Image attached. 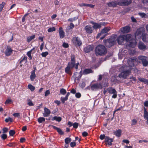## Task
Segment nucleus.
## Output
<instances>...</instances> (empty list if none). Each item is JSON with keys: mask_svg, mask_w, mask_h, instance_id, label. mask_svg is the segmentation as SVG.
Masks as SVG:
<instances>
[{"mask_svg": "<svg viewBox=\"0 0 148 148\" xmlns=\"http://www.w3.org/2000/svg\"><path fill=\"white\" fill-rule=\"evenodd\" d=\"M131 125L133 126L136 124L137 121L136 119H133L132 120Z\"/></svg>", "mask_w": 148, "mask_h": 148, "instance_id": "c03bdc74", "label": "nucleus"}, {"mask_svg": "<svg viewBox=\"0 0 148 148\" xmlns=\"http://www.w3.org/2000/svg\"><path fill=\"white\" fill-rule=\"evenodd\" d=\"M111 80L114 84H116V83H118L119 82V81L116 78L114 77L112 78Z\"/></svg>", "mask_w": 148, "mask_h": 148, "instance_id": "a19ab883", "label": "nucleus"}, {"mask_svg": "<svg viewBox=\"0 0 148 148\" xmlns=\"http://www.w3.org/2000/svg\"><path fill=\"white\" fill-rule=\"evenodd\" d=\"M136 42L135 40L134 39H131L130 41L128 42L126 45V47L127 48H128V47L134 48L136 46Z\"/></svg>", "mask_w": 148, "mask_h": 148, "instance_id": "6e6552de", "label": "nucleus"}, {"mask_svg": "<svg viewBox=\"0 0 148 148\" xmlns=\"http://www.w3.org/2000/svg\"><path fill=\"white\" fill-rule=\"evenodd\" d=\"M52 126L54 129L56 130L60 134L63 135L64 134V132L60 128L53 125H52Z\"/></svg>", "mask_w": 148, "mask_h": 148, "instance_id": "bb28decb", "label": "nucleus"}, {"mask_svg": "<svg viewBox=\"0 0 148 148\" xmlns=\"http://www.w3.org/2000/svg\"><path fill=\"white\" fill-rule=\"evenodd\" d=\"M12 102V100L11 99H7L6 100L5 102V104H9L10 103Z\"/></svg>", "mask_w": 148, "mask_h": 148, "instance_id": "4d7b16f0", "label": "nucleus"}, {"mask_svg": "<svg viewBox=\"0 0 148 148\" xmlns=\"http://www.w3.org/2000/svg\"><path fill=\"white\" fill-rule=\"evenodd\" d=\"M38 121L39 123H41L45 121V119L43 117H40L38 119Z\"/></svg>", "mask_w": 148, "mask_h": 148, "instance_id": "e433bc0d", "label": "nucleus"}, {"mask_svg": "<svg viewBox=\"0 0 148 148\" xmlns=\"http://www.w3.org/2000/svg\"><path fill=\"white\" fill-rule=\"evenodd\" d=\"M74 67L72 65L69 64H68L67 66L65 69V72L70 75H71L72 73L71 72V69L73 68Z\"/></svg>", "mask_w": 148, "mask_h": 148, "instance_id": "ddd939ff", "label": "nucleus"}, {"mask_svg": "<svg viewBox=\"0 0 148 148\" xmlns=\"http://www.w3.org/2000/svg\"><path fill=\"white\" fill-rule=\"evenodd\" d=\"M27 103L29 106H34V103L32 102L31 100L29 99L27 100Z\"/></svg>", "mask_w": 148, "mask_h": 148, "instance_id": "4c0bfd02", "label": "nucleus"}, {"mask_svg": "<svg viewBox=\"0 0 148 148\" xmlns=\"http://www.w3.org/2000/svg\"><path fill=\"white\" fill-rule=\"evenodd\" d=\"M35 37V35H34L32 36L28 37L27 38V41L28 42H30L32 39H34Z\"/></svg>", "mask_w": 148, "mask_h": 148, "instance_id": "f704fd0d", "label": "nucleus"}, {"mask_svg": "<svg viewBox=\"0 0 148 148\" xmlns=\"http://www.w3.org/2000/svg\"><path fill=\"white\" fill-rule=\"evenodd\" d=\"M32 52L30 51H28L27 53V55L30 59H32V58L31 55Z\"/></svg>", "mask_w": 148, "mask_h": 148, "instance_id": "3c124183", "label": "nucleus"}, {"mask_svg": "<svg viewBox=\"0 0 148 148\" xmlns=\"http://www.w3.org/2000/svg\"><path fill=\"white\" fill-rule=\"evenodd\" d=\"M85 29L86 33L88 34H91L92 32L93 29L90 25H87L85 28Z\"/></svg>", "mask_w": 148, "mask_h": 148, "instance_id": "6ab92c4d", "label": "nucleus"}, {"mask_svg": "<svg viewBox=\"0 0 148 148\" xmlns=\"http://www.w3.org/2000/svg\"><path fill=\"white\" fill-rule=\"evenodd\" d=\"M80 85L82 88H84L85 87L86 85L85 82L84 81H82V82L80 84Z\"/></svg>", "mask_w": 148, "mask_h": 148, "instance_id": "603ef678", "label": "nucleus"}, {"mask_svg": "<svg viewBox=\"0 0 148 148\" xmlns=\"http://www.w3.org/2000/svg\"><path fill=\"white\" fill-rule=\"evenodd\" d=\"M52 120H56L57 121L60 122L61 120V118L60 117H57L56 116H55L53 117Z\"/></svg>", "mask_w": 148, "mask_h": 148, "instance_id": "72a5a7b5", "label": "nucleus"}, {"mask_svg": "<svg viewBox=\"0 0 148 148\" xmlns=\"http://www.w3.org/2000/svg\"><path fill=\"white\" fill-rule=\"evenodd\" d=\"M110 29V27H106L103 29L101 31V33L103 34L106 33H107Z\"/></svg>", "mask_w": 148, "mask_h": 148, "instance_id": "473e14b6", "label": "nucleus"}, {"mask_svg": "<svg viewBox=\"0 0 148 148\" xmlns=\"http://www.w3.org/2000/svg\"><path fill=\"white\" fill-rule=\"evenodd\" d=\"M78 124L77 123H74L73 124V126L74 128H77L78 127Z\"/></svg>", "mask_w": 148, "mask_h": 148, "instance_id": "13d9d810", "label": "nucleus"}, {"mask_svg": "<svg viewBox=\"0 0 148 148\" xmlns=\"http://www.w3.org/2000/svg\"><path fill=\"white\" fill-rule=\"evenodd\" d=\"M138 47L141 50H143L146 49V46L142 42H140L138 44Z\"/></svg>", "mask_w": 148, "mask_h": 148, "instance_id": "a878e982", "label": "nucleus"}, {"mask_svg": "<svg viewBox=\"0 0 148 148\" xmlns=\"http://www.w3.org/2000/svg\"><path fill=\"white\" fill-rule=\"evenodd\" d=\"M105 45L108 47H110L116 43V40L114 37H112L109 39L103 40Z\"/></svg>", "mask_w": 148, "mask_h": 148, "instance_id": "7ed1b4c3", "label": "nucleus"}, {"mask_svg": "<svg viewBox=\"0 0 148 148\" xmlns=\"http://www.w3.org/2000/svg\"><path fill=\"white\" fill-rule=\"evenodd\" d=\"M145 29L143 27H141L137 29L135 34V37H141L144 34Z\"/></svg>", "mask_w": 148, "mask_h": 148, "instance_id": "423d86ee", "label": "nucleus"}, {"mask_svg": "<svg viewBox=\"0 0 148 148\" xmlns=\"http://www.w3.org/2000/svg\"><path fill=\"white\" fill-rule=\"evenodd\" d=\"M144 118L147 120L146 124L148 125V112L145 108H144Z\"/></svg>", "mask_w": 148, "mask_h": 148, "instance_id": "5701e85b", "label": "nucleus"}, {"mask_svg": "<svg viewBox=\"0 0 148 148\" xmlns=\"http://www.w3.org/2000/svg\"><path fill=\"white\" fill-rule=\"evenodd\" d=\"M62 46L66 48L69 47V45L68 43L64 42L62 45Z\"/></svg>", "mask_w": 148, "mask_h": 148, "instance_id": "0e129e2a", "label": "nucleus"}, {"mask_svg": "<svg viewBox=\"0 0 148 148\" xmlns=\"http://www.w3.org/2000/svg\"><path fill=\"white\" fill-rule=\"evenodd\" d=\"M113 139L110 138L108 136H106L105 138V141L107 143L108 145H112V142L113 141Z\"/></svg>", "mask_w": 148, "mask_h": 148, "instance_id": "4be33fe9", "label": "nucleus"}, {"mask_svg": "<svg viewBox=\"0 0 148 148\" xmlns=\"http://www.w3.org/2000/svg\"><path fill=\"white\" fill-rule=\"evenodd\" d=\"M75 57L73 55H72L71 56V62H69L68 64L75 66Z\"/></svg>", "mask_w": 148, "mask_h": 148, "instance_id": "aec40b11", "label": "nucleus"}, {"mask_svg": "<svg viewBox=\"0 0 148 148\" xmlns=\"http://www.w3.org/2000/svg\"><path fill=\"white\" fill-rule=\"evenodd\" d=\"M27 58L26 57H24L20 61V63H21L23 61H25V62H26L27 61Z\"/></svg>", "mask_w": 148, "mask_h": 148, "instance_id": "5fc2aeb1", "label": "nucleus"}, {"mask_svg": "<svg viewBox=\"0 0 148 148\" xmlns=\"http://www.w3.org/2000/svg\"><path fill=\"white\" fill-rule=\"evenodd\" d=\"M68 99L67 97H61V99L62 101V103H65V101H66Z\"/></svg>", "mask_w": 148, "mask_h": 148, "instance_id": "a18cd8bd", "label": "nucleus"}, {"mask_svg": "<svg viewBox=\"0 0 148 148\" xmlns=\"http://www.w3.org/2000/svg\"><path fill=\"white\" fill-rule=\"evenodd\" d=\"M1 138L5 140L7 138V135L5 134H3L1 136Z\"/></svg>", "mask_w": 148, "mask_h": 148, "instance_id": "052dcab7", "label": "nucleus"}, {"mask_svg": "<svg viewBox=\"0 0 148 148\" xmlns=\"http://www.w3.org/2000/svg\"><path fill=\"white\" fill-rule=\"evenodd\" d=\"M5 4V3L4 2H3L1 4H0V12L2 10Z\"/></svg>", "mask_w": 148, "mask_h": 148, "instance_id": "49530a36", "label": "nucleus"}, {"mask_svg": "<svg viewBox=\"0 0 148 148\" xmlns=\"http://www.w3.org/2000/svg\"><path fill=\"white\" fill-rule=\"evenodd\" d=\"M147 35L146 34H143V35H142V37H143V41L144 42H146V36Z\"/></svg>", "mask_w": 148, "mask_h": 148, "instance_id": "864d4df0", "label": "nucleus"}, {"mask_svg": "<svg viewBox=\"0 0 148 148\" xmlns=\"http://www.w3.org/2000/svg\"><path fill=\"white\" fill-rule=\"evenodd\" d=\"M28 88L31 91H33L35 89V87L33 85L31 84H29L28 86Z\"/></svg>", "mask_w": 148, "mask_h": 148, "instance_id": "58836bf2", "label": "nucleus"}, {"mask_svg": "<svg viewBox=\"0 0 148 148\" xmlns=\"http://www.w3.org/2000/svg\"><path fill=\"white\" fill-rule=\"evenodd\" d=\"M65 142L66 144H68L71 141V138H67L65 139Z\"/></svg>", "mask_w": 148, "mask_h": 148, "instance_id": "ea45409f", "label": "nucleus"}, {"mask_svg": "<svg viewBox=\"0 0 148 148\" xmlns=\"http://www.w3.org/2000/svg\"><path fill=\"white\" fill-rule=\"evenodd\" d=\"M121 70L122 72L119 74L118 77L120 78L126 79L127 77L130 74L131 69L127 66H122Z\"/></svg>", "mask_w": 148, "mask_h": 148, "instance_id": "f03ea898", "label": "nucleus"}, {"mask_svg": "<svg viewBox=\"0 0 148 148\" xmlns=\"http://www.w3.org/2000/svg\"><path fill=\"white\" fill-rule=\"evenodd\" d=\"M5 121L6 122H8L9 121L12 122L13 121V119L12 118L9 117L8 118H6L5 120Z\"/></svg>", "mask_w": 148, "mask_h": 148, "instance_id": "09e8293b", "label": "nucleus"}, {"mask_svg": "<svg viewBox=\"0 0 148 148\" xmlns=\"http://www.w3.org/2000/svg\"><path fill=\"white\" fill-rule=\"evenodd\" d=\"M75 97L77 98H79L81 97V94L79 92L77 93L75 95Z\"/></svg>", "mask_w": 148, "mask_h": 148, "instance_id": "680f3d73", "label": "nucleus"}, {"mask_svg": "<svg viewBox=\"0 0 148 148\" xmlns=\"http://www.w3.org/2000/svg\"><path fill=\"white\" fill-rule=\"evenodd\" d=\"M50 93V91L49 90H47L45 92V96L46 97L48 96Z\"/></svg>", "mask_w": 148, "mask_h": 148, "instance_id": "bf43d9fd", "label": "nucleus"}, {"mask_svg": "<svg viewBox=\"0 0 148 148\" xmlns=\"http://www.w3.org/2000/svg\"><path fill=\"white\" fill-rule=\"evenodd\" d=\"M93 72V71L90 69H86L84 70L83 73L84 74H87L92 73Z\"/></svg>", "mask_w": 148, "mask_h": 148, "instance_id": "c756f323", "label": "nucleus"}, {"mask_svg": "<svg viewBox=\"0 0 148 148\" xmlns=\"http://www.w3.org/2000/svg\"><path fill=\"white\" fill-rule=\"evenodd\" d=\"M93 49L94 47L93 45H88L84 47V51L86 53H89Z\"/></svg>", "mask_w": 148, "mask_h": 148, "instance_id": "f8f14e48", "label": "nucleus"}, {"mask_svg": "<svg viewBox=\"0 0 148 148\" xmlns=\"http://www.w3.org/2000/svg\"><path fill=\"white\" fill-rule=\"evenodd\" d=\"M48 54V52L46 51L43 52L41 54V55L43 57H46Z\"/></svg>", "mask_w": 148, "mask_h": 148, "instance_id": "8fccbe9b", "label": "nucleus"}, {"mask_svg": "<svg viewBox=\"0 0 148 148\" xmlns=\"http://www.w3.org/2000/svg\"><path fill=\"white\" fill-rule=\"evenodd\" d=\"M81 72H82L80 71V75H79L78 77H76L75 79V82L77 84L79 83V82L80 79L81 78L82 76V74H81Z\"/></svg>", "mask_w": 148, "mask_h": 148, "instance_id": "7c9ffc66", "label": "nucleus"}, {"mask_svg": "<svg viewBox=\"0 0 148 148\" xmlns=\"http://www.w3.org/2000/svg\"><path fill=\"white\" fill-rule=\"evenodd\" d=\"M106 137L104 134H101L100 135L99 138L101 140H103L104 138L105 139Z\"/></svg>", "mask_w": 148, "mask_h": 148, "instance_id": "6e6d98bb", "label": "nucleus"}, {"mask_svg": "<svg viewBox=\"0 0 148 148\" xmlns=\"http://www.w3.org/2000/svg\"><path fill=\"white\" fill-rule=\"evenodd\" d=\"M88 135V133L86 132H84L82 133V135L84 137H86Z\"/></svg>", "mask_w": 148, "mask_h": 148, "instance_id": "774afa93", "label": "nucleus"}, {"mask_svg": "<svg viewBox=\"0 0 148 148\" xmlns=\"http://www.w3.org/2000/svg\"><path fill=\"white\" fill-rule=\"evenodd\" d=\"M107 90L110 94H113L112 96V98L115 99L117 97V92L114 88L112 87H109L107 89Z\"/></svg>", "mask_w": 148, "mask_h": 148, "instance_id": "39448f33", "label": "nucleus"}, {"mask_svg": "<svg viewBox=\"0 0 148 148\" xmlns=\"http://www.w3.org/2000/svg\"><path fill=\"white\" fill-rule=\"evenodd\" d=\"M90 88L93 90H96L99 88H101L102 85L100 83H96L91 85Z\"/></svg>", "mask_w": 148, "mask_h": 148, "instance_id": "9b49d317", "label": "nucleus"}, {"mask_svg": "<svg viewBox=\"0 0 148 148\" xmlns=\"http://www.w3.org/2000/svg\"><path fill=\"white\" fill-rule=\"evenodd\" d=\"M60 92L61 94L64 95L66 93V91L65 89L64 88H62L60 90Z\"/></svg>", "mask_w": 148, "mask_h": 148, "instance_id": "79ce46f5", "label": "nucleus"}, {"mask_svg": "<svg viewBox=\"0 0 148 148\" xmlns=\"http://www.w3.org/2000/svg\"><path fill=\"white\" fill-rule=\"evenodd\" d=\"M119 1H112L107 3L108 6L110 7H115L117 5H119Z\"/></svg>", "mask_w": 148, "mask_h": 148, "instance_id": "b1692460", "label": "nucleus"}, {"mask_svg": "<svg viewBox=\"0 0 148 148\" xmlns=\"http://www.w3.org/2000/svg\"><path fill=\"white\" fill-rule=\"evenodd\" d=\"M59 32L60 38H64L65 36V33L62 27H60L59 28Z\"/></svg>", "mask_w": 148, "mask_h": 148, "instance_id": "412c9836", "label": "nucleus"}, {"mask_svg": "<svg viewBox=\"0 0 148 148\" xmlns=\"http://www.w3.org/2000/svg\"><path fill=\"white\" fill-rule=\"evenodd\" d=\"M108 49L104 45L99 44L97 45L95 49V54L96 56H103L107 53Z\"/></svg>", "mask_w": 148, "mask_h": 148, "instance_id": "f257e3e1", "label": "nucleus"}, {"mask_svg": "<svg viewBox=\"0 0 148 148\" xmlns=\"http://www.w3.org/2000/svg\"><path fill=\"white\" fill-rule=\"evenodd\" d=\"M138 14L142 18H148L147 14H145L144 13H139Z\"/></svg>", "mask_w": 148, "mask_h": 148, "instance_id": "c9c22d12", "label": "nucleus"}, {"mask_svg": "<svg viewBox=\"0 0 148 148\" xmlns=\"http://www.w3.org/2000/svg\"><path fill=\"white\" fill-rule=\"evenodd\" d=\"M91 23L93 25V28L95 29L100 28L102 25H104L105 24L104 23L101 22L97 23L93 22H91Z\"/></svg>", "mask_w": 148, "mask_h": 148, "instance_id": "9d476101", "label": "nucleus"}, {"mask_svg": "<svg viewBox=\"0 0 148 148\" xmlns=\"http://www.w3.org/2000/svg\"><path fill=\"white\" fill-rule=\"evenodd\" d=\"M121 130L120 129H119L117 130L114 131L113 134L116 136L119 137L120 136L121 134Z\"/></svg>", "mask_w": 148, "mask_h": 148, "instance_id": "393cba45", "label": "nucleus"}, {"mask_svg": "<svg viewBox=\"0 0 148 148\" xmlns=\"http://www.w3.org/2000/svg\"><path fill=\"white\" fill-rule=\"evenodd\" d=\"M13 50L11 49L10 47L8 46L5 51V54L7 56H10L12 53Z\"/></svg>", "mask_w": 148, "mask_h": 148, "instance_id": "2eb2a0df", "label": "nucleus"}, {"mask_svg": "<svg viewBox=\"0 0 148 148\" xmlns=\"http://www.w3.org/2000/svg\"><path fill=\"white\" fill-rule=\"evenodd\" d=\"M138 79L140 82H143L145 84H148V79L140 77L138 78Z\"/></svg>", "mask_w": 148, "mask_h": 148, "instance_id": "2f4dec72", "label": "nucleus"}, {"mask_svg": "<svg viewBox=\"0 0 148 148\" xmlns=\"http://www.w3.org/2000/svg\"><path fill=\"white\" fill-rule=\"evenodd\" d=\"M84 5L90 7L91 8H93L94 7V5L92 4H84Z\"/></svg>", "mask_w": 148, "mask_h": 148, "instance_id": "69168bd1", "label": "nucleus"}, {"mask_svg": "<svg viewBox=\"0 0 148 148\" xmlns=\"http://www.w3.org/2000/svg\"><path fill=\"white\" fill-rule=\"evenodd\" d=\"M13 115L15 117H18L20 116V114L18 113H15L13 114Z\"/></svg>", "mask_w": 148, "mask_h": 148, "instance_id": "338daca9", "label": "nucleus"}, {"mask_svg": "<svg viewBox=\"0 0 148 148\" xmlns=\"http://www.w3.org/2000/svg\"><path fill=\"white\" fill-rule=\"evenodd\" d=\"M36 77L35 73L34 71L31 72V75L30 76V78L31 81H33Z\"/></svg>", "mask_w": 148, "mask_h": 148, "instance_id": "cd10ccee", "label": "nucleus"}, {"mask_svg": "<svg viewBox=\"0 0 148 148\" xmlns=\"http://www.w3.org/2000/svg\"><path fill=\"white\" fill-rule=\"evenodd\" d=\"M9 133L10 136H13L15 134V132L13 130H11L10 131Z\"/></svg>", "mask_w": 148, "mask_h": 148, "instance_id": "de8ad7c7", "label": "nucleus"}, {"mask_svg": "<svg viewBox=\"0 0 148 148\" xmlns=\"http://www.w3.org/2000/svg\"><path fill=\"white\" fill-rule=\"evenodd\" d=\"M137 59L136 58H130L128 61V63L130 66L132 67L134 65L135 62H136Z\"/></svg>", "mask_w": 148, "mask_h": 148, "instance_id": "4468645a", "label": "nucleus"}, {"mask_svg": "<svg viewBox=\"0 0 148 148\" xmlns=\"http://www.w3.org/2000/svg\"><path fill=\"white\" fill-rule=\"evenodd\" d=\"M56 30V28L54 27H53L49 28L48 30V32H51Z\"/></svg>", "mask_w": 148, "mask_h": 148, "instance_id": "37998d69", "label": "nucleus"}, {"mask_svg": "<svg viewBox=\"0 0 148 148\" xmlns=\"http://www.w3.org/2000/svg\"><path fill=\"white\" fill-rule=\"evenodd\" d=\"M73 44L76 46H80L82 44V42L79 38L78 37H74L72 40Z\"/></svg>", "mask_w": 148, "mask_h": 148, "instance_id": "0eeeda50", "label": "nucleus"}, {"mask_svg": "<svg viewBox=\"0 0 148 148\" xmlns=\"http://www.w3.org/2000/svg\"><path fill=\"white\" fill-rule=\"evenodd\" d=\"M132 3L131 0H121L119 1V5H128Z\"/></svg>", "mask_w": 148, "mask_h": 148, "instance_id": "1a4fd4ad", "label": "nucleus"}, {"mask_svg": "<svg viewBox=\"0 0 148 148\" xmlns=\"http://www.w3.org/2000/svg\"><path fill=\"white\" fill-rule=\"evenodd\" d=\"M123 36L125 40L127 41H130V40H131L130 39L131 38V35L130 34H127L126 35H124Z\"/></svg>", "mask_w": 148, "mask_h": 148, "instance_id": "c85d7f7f", "label": "nucleus"}, {"mask_svg": "<svg viewBox=\"0 0 148 148\" xmlns=\"http://www.w3.org/2000/svg\"><path fill=\"white\" fill-rule=\"evenodd\" d=\"M76 145V143L74 142H72L70 143V146L71 147H73L75 146Z\"/></svg>", "mask_w": 148, "mask_h": 148, "instance_id": "e2e57ef3", "label": "nucleus"}, {"mask_svg": "<svg viewBox=\"0 0 148 148\" xmlns=\"http://www.w3.org/2000/svg\"><path fill=\"white\" fill-rule=\"evenodd\" d=\"M125 38L123 35L119 36L117 38V40L119 44H123V42L125 40Z\"/></svg>", "mask_w": 148, "mask_h": 148, "instance_id": "a211bd4d", "label": "nucleus"}, {"mask_svg": "<svg viewBox=\"0 0 148 148\" xmlns=\"http://www.w3.org/2000/svg\"><path fill=\"white\" fill-rule=\"evenodd\" d=\"M138 59L140 60L144 66H146L148 65V58L145 56H140L138 57Z\"/></svg>", "mask_w": 148, "mask_h": 148, "instance_id": "20e7f679", "label": "nucleus"}, {"mask_svg": "<svg viewBox=\"0 0 148 148\" xmlns=\"http://www.w3.org/2000/svg\"><path fill=\"white\" fill-rule=\"evenodd\" d=\"M51 111L49 109L46 107L44 108V112L43 113V116L45 117H48L51 114Z\"/></svg>", "mask_w": 148, "mask_h": 148, "instance_id": "f3484780", "label": "nucleus"}, {"mask_svg": "<svg viewBox=\"0 0 148 148\" xmlns=\"http://www.w3.org/2000/svg\"><path fill=\"white\" fill-rule=\"evenodd\" d=\"M130 29V27L126 26L124 27L121 28L120 31L123 33H127L129 32Z\"/></svg>", "mask_w": 148, "mask_h": 148, "instance_id": "dca6fc26", "label": "nucleus"}]
</instances>
